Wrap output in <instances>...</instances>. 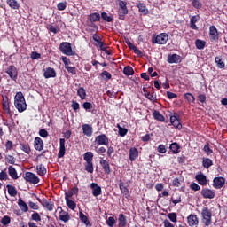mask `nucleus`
<instances>
[{"label": "nucleus", "mask_w": 227, "mask_h": 227, "mask_svg": "<svg viewBox=\"0 0 227 227\" xmlns=\"http://www.w3.org/2000/svg\"><path fill=\"white\" fill-rule=\"evenodd\" d=\"M14 106L19 113H24L27 109V104H26V98L21 91L16 93L14 97Z\"/></svg>", "instance_id": "f257e3e1"}, {"label": "nucleus", "mask_w": 227, "mask_h": 227, "mask_svg": "<svg viewBox=\"0 0 227 227\" xmlns=\"http://www.w3.org/2000/svg\"><path fill=\"white\" fill-rule=\"evenodd\" d=\"M201 221L205 226L212 224V210L208 207H203L200 213Z\"/></svg>", "instance_id": "f03ea898"}, {"label": "nucleus", "mask_w": 227, "mask_h": 227, "mask_svg": "<svg viewBox=\"0 0 227 227\" xmlns=\"http://www.w3.org/2000/svg\"><path fill=\"white\" fill-rule=\"evenodd\" d=\"M119 4V10H118V15L120 20H125V15H128L129 9L127 8V2L123 0L118 1Z\"/></svg>", "instance_id": "7ed1b4c3"}, {"label": "nucleus", "mask_w": 227, "mask_h": 227, "mask_svg": "<svg viewBox=\"0 0 227 227\" xmlns=\"http://www.w3.org/2000/svg\"><path fill=\"white\" fill-rule=\"evenodd\" d=\"M168 40H169V35L166 33H161L156 37L152 38L153 43H158V45H166L168 43Z\"/></svg>", "instance_id": "20e7f679"}, {"label": "nucleus", "mask_w": 227, "mask_h": 227, "mask_svg": "<svg viewBox=\"0 0 227 227\" xmlns=\"http://www.w3.org/2000/svg\"><path fill=\"white\" fill-rule=\"evenodd\" d=\"M59 50L62 54L66 56H74V51H72V44L68 42H63L59 44Z\"/></svg>", "instance_id": "39448f33"}, {"label": "nucleus", "mask_w": 227, "mask_h": 227, "mask_svg": "<svg viewBox=\"0 0 227 227\" xmlns=\"http://www.w3.org/2000/svg\"><path fill=\"white\" fill-rule=\"evenodd\" d=\"M23 178L28 184H33V185H36L40 182V178L33 172H26Z\"/></svg>", "instance_id": "423d86ee"}, {"label": "nucleus", "mask_w": 227, "mask_h": 227, "mask_svg": "<svg viewBox=\"0 0 227 227\" xmlns=\"http://www.w3.org/2000/svg\"><path fill=\"white\" fill-rule=\"evenodd\" d=\"M5 72L9 75L10 79H12V81H17V77H19V71L15 66H9Z\"/></svg>", "instance_id": "0eeeda50"}, {"label": "nucleus", "mask_w": 227, "mask_h": 227, "mask_svg": "<svg viewBox=\"0 0 227 227\" xmlns=\"http://www.w3.org/2000/svg\"><path fill=\"white\" fill-rule=\"evenodd\" d=\"M95 143L98 145V146H100V145L109 146V137H107L106 134H101L95 137Z\"/></svg>", "instance_id": "6e6552de"}, {"label": "nucleus", "mask_w": 227, "mask_h": 227, "mask_svg": "<svg viewBox=\"0 0 227 227\" xmlns=\"http://www.w3.org/2000/svg\"><path fill=\"white\" fill-rule=\"evenodd\" d=\"M88 20H89V22L91 23L90 27H96L97 29H98V27H97V25H95L93 22H99L100 13L93 12V13L90 14L88 17Z\"/></svg>", "instance_id": "1a4fd4ad"}, {"label": "nucleus", "mask_w": 227, "mask_h": 227, "mask_svg": "<svg viewBox=\"0 0 227 227\" xmlns=\"http://www.w3.org/2000/svg\"><path fill=\"white\" fill-rule=\"evenodd\" d=\"M200 194L205 198V200H214L215 198V192L214 190H210L208 188H203Z\"/></svg>", "instance_id": "9d476101"}, {"label": "nucleus", "mask_w": 227, "mask_h": 227, "mask_svg": "<svg viewBox=\"0 0 227 227\" xmlns=\"http://www.w3.org/2000/svg\"><path fill=\"white\" fill-rule=\"evenodd\" d=\"M170 123L175 127V129H177V130H182V123L180 122L178 114H175L170 116Z\"/></svg>", "instance_id": "9b49d317"}, {"label": "nucleus", "mask_w": 227, "mask_h": 227, "mask_svg": "<svg viewBox=\"0 0 227 227\" xmlns=\"http://www.w3.org/2000/svg\"><path fill=\"white\" fill-rule=\"evenodd\" d=\"M226 184V179L224 177H215L213 180V187L215 189H223Z\"/></svg>", "instance_id": "f8f14e48"}, {"label": "nucleus", "mask_w": 227, "mask_h": 227, "mask_svg": "<svg viewBox=\"0 0 227 227\" xmlns=\"http://www.w3.org/2000/svg\"><path fill=\"white\" fill-rule=\"evenodd\" d=\"M57 210H60L59 215V221H62L63 223H68V220L70 219V215H68V212L63 210V207H61V206L58 207Z\"/></svg>", "instance_id": "ddd939ff"}, {"label": "nucleus", "mask_w": 227, "mask_h": 227, "mask_svg": "<svg viewBox=\"0 0 227 227\" xmlns=\"http://www.w3.org/2000/svg\"><path fill=\"white\" fill-rule=\"evenodd\" d=\"M167 61L170 65H173V63H176V64L182 63V56H180V55H178L176 53L169 54L168 56Z\"/></svg>", "instance_id": "4468645a"}, {"label": "nucleus", "mask_w": 227, "mask_h": 227, "mask_svg": "<svg viewBox=\"0 0 227 227\" xmlns=\"http://www.w3.org/2000/svg\"><path fill=\"white\" fill-rule=\"evenodd\" d=\"M119 189L121 191V194L129 200L130 198V192H129V187L125 186V183L121 179H120Z\"/></svg>", "instance_id": "2eb2a0df"}, {"label": "nucleus", "mask_w": 227, "mask_h": 227, "mask_svg": "<svg viewBox=\"0 0 227 227\" xmlns=\"http://www.w3.org/2000/svg\"><path fill=\"white\" fill-rule=\"evenodd\" d=\"M90 189L92 190V196L95 198L102 194V187H100L97 183H91Z\"/></svg>", "instance_id": "dca6fc26"}, {"label": "nucleus", "mask_w": 227, "mask_h": 227, "mask_svg": "<svg viewBox=\"0 0 227 227\" xmlns=\"http://www.w3.org/2000/svg\"><path fill=\"white\" fill-rule=\"evenodd\" d=\"M99 164L106 175H111V165L107 160L101 159Z\"/></svg>", "instance_id": "f3484780"}, {"label": "nucleus", "mask_w": 227, "mask_h": 227, "mask_svg": "<svg viewBox=\"0 0 227 227\" xmlns=\"http://www.w3.org/2000/svg\"><path fill=\"white\" fill-rule=\"evenodd\" d=\"M188 221V226L191 227H198V224H200V220L198 219V215H190L187 217Z\"/></svg>", "instance_id": "a211bd4d"}, {"label": "nucleus", "mask_w": 227, "mask_h": 227, "mask_svg": "<svg viewBox=\"0 0 227 227\" xmlns=\"http://www.w3.org/2000/svg\"><path fill=\"white\" fill-rule=\"evenodd\" d=\"M67 152V149L65 148V138L59 139V150L58 153V158L62 159V157H65V153Z\"/></svg>", "instance_id": "6ab92c4d"}, {"label": "nucleus", "mask_w": 227, "mask_h": 227, "mask_svg": "<svg viewBox=\"0 0 227 227\" xmlns=\"http://www.w3.org/2000/svg\"><path fill=\"white\" fill-rule=\"evenodd\" d=\"M129 155L130 162H134L139 157V151L136 147H131L129 151Z\"/></svg>", "instance_id": "aec40b11"}, {"label": "nucleus", "mask_w": 227, "mask_h": 227, "mask_svg": "<svg viewBox=\"0 0 227 227\" xmlns=\"http://www.w3.org/2000/svg\"><path fill=\"white\" fill-rule=\"evenodd\" d=\"M209 35H210L211 40L213 41L219 40V32L217 31V27H215V26L209 27Z\"/></svg>", "instance_id": "412c9836"}, {"label": "nucleus", "mask_w": 227, "mask_h": 227, "mask_svg": "<svg viewBox=\"0 0 227 227\" xmlns=\"http://www.w3.org/2000/svg\"><path fill=\"white\" fill-rule=\"evenodd\" d=\"M82 129L84 136H87V137H91V136H93V127H91V125L83 124Z\"/></svg>", "instance_id": "4be33fe9"}, {"label": "nucleus", "mask_w": 227, "mask_h": 227, "mask_svg": "<svg viewBox=\"0 0 227 227\" xmlns=\"http://www.w3.org/2000/svg\"><path fill=\"white\" fill-rule=\"evenodd\" d=\"M43 140H42L39 137H36L34 140V147L37 152H42L43 150Z\"/></svg>", "instance_id": "5701e85b"}, {"label": "nucleus", "mask_w": 227, "mask_h": 227, "mask_svg": "<svg viewBox=\"0 0 227 227\" xmlns=\"http://www.w3.org/2000/svg\"><path fill=\"white\" fill-rule=\"evenodd\" d=\"M45 79H51L56 77V70L52 67H47L43 73Z\"/></svg>", "instance_id": "b1692460"}, {"label": "nucleus", "mask_w": 227, "mask_h": 227, "mask_svg": "<svg viewBox=\"0 0 227 227\" xmlns=\"http://www.w3.org/2000/svg\"><path fill=\"white\" fill-rule=\"evenodd\" d=\"M143 91L148 100H150L151 102H157V96L155 95V92L153 91V93H150V91H148L146 88H143Z\"/></svg>", "instance_id": "393cba45"}, {"label": "nucleus", "mask_w": 227, "mask_h": 227, "mask_svg": "<svg viewBox=\"0 0 227 227\" xmlns=\"http://www.w3.org/2000/svg\"><path fill=\"white\" fill-rule=\"evenodd\" d=\"M137 8H138V11L140 12V13H143V15H148V13L150 12L148 11V8H146V4H143L141 2H137L136 4Z\"/></svg>", "instance_id": "a878e982"}, {"label": "nucleus", "mask_w": 227, "mask_h": 227, "mask_svg": "<svg viewBox=\"0 0 227 227\" xmlns=\"http://www.w3.org/2000/svg\"><path fill=\"white\" fill-rule=\"evenodd\" d=\"M20 149L22 150L27 155H29L31 153V145H29V143L27 142H20Z\"/></svg>", "instance_id": "bb28decb"}, {"label": "nucleus", "mask_w": 227, "mask_h": 227, "mask_svg": "<svg viewBox=\"0 0 227 227\" xmlns=\"http://www.w3.org/2000/svg\"><path fill=\"white\" fill-rule=\"evenodd\" d=\"M2 106L4 111H6L8 114H12V110L10 109V99L8 98V97L3 98Z\"/></svg>", "instance_id": "cd10ccee"}, {"label": "nucleus", "mask_w": 227, "mask_h": 227, "mask_svg": "<svg viewBox=\"0 0 227 227\" xmlns=\"http://www.w3.org/2000/svg\"><path fill=\"white\" fill-rule=\"evenodd\" d=\"M195 180H197L200 185H207V176L204 174H198L195 176Z\"/></svg>", "instance_id": "c85d7f7f"}, {"label": "nucleus", "mask_w": 227, "mask_h": 227, "mask_svg": "<svg viewBox=\"0 0 227 227\" xmlns=\"http://www.w3.org/2000/svg\"><path fill=\"white\" fill-rule=\"evenodd\" d=\"M200 20V15L192 16L190 19V27L198 31V27L196 26V22Z\"/></svg>", "instance_id": "c756f323"}, {"label": "nucleus", "mask_w": 227, "mask_h": 227, "mask_svg": "<svg viewBox=\"0 0 227 227\" xmlns=\"http://www.w3.org/2000/svg\"><path fill=\"white\" fill-rule=\"evenodd\" d=\"M36 173L39 176H45L47 175V168L45 166L39 164L36 166Z\"/></svg>", "instance_id": "7c9ffc66"}, {"label": "nucleus", "mask_w": 227, "mask_h": 227, "mask_svg": "<svg viewBox=\"0 0 227 227\" xmlns=\"http://www.w3.org/2000/svg\"><path fill=\"white\" fill-rule=\"evenodd\" d=\"M118 226L119 227H127V216L123 214H120L118 217Z\"/></svg>", "instance_id": "2f4dec72"}, {"label": "nucleus", "mask_w": 227, "mask_h": 227, "mask_svg": "<svg viewBox=\"0 0 227 227\" xmlns=\"http://www.w3.org/2000/svg\"><path fill=\"white\" fill-rule=\"evenodd\" d=\"M8 173L11 178H12L13 180L19 179V175L17 174V170L13 168V166H9Z\"/></svg>", "instance_id": "473e14b6"}, {"label": "nucleus", "mask_w": 227, "mask_h": 227, "mask_svg": "<svg viewBox=\"0 0 227 227\" xmlns=\"http://www.w3.org/2000/svg\"><path fill=\"white\" fill-rule=\"evenodd\" d=\"M18 206L20 207L22 212L29 211V207H27V204L25 201H23L22 199L20 198L18 200Z\"/></svg>", "instance_id": "72a5a7b5"}, {"label": "nucleus", "mask_w": 227, "mask_h": 227, "mask_svg": "<svg viewBox=\"0 0 227 227\" xmlns=\"http://www.w3.org/2000/svg\"><path fill=\"white\" fill-rule=\"evenodd\" d=\"M153 116L154 120H157L158 121H166V118L164 117V115H162L161 113L157 110H154L153 112Z\"/></svg>", "instance_id": "f704fd0d"}, {"label": "nucleus", "mask_w": 227, "mask_h": 227, "mask_svg": "<svg viewBox=\"0 0 227 227\" xmlns=\"http://www.w3.org/2000/svg\"><path fill=\"white\" fill-rule=\"evenodd\" d=\"M65 200H66L67 207H68V208H70V210H75V208H77V204L75 203V201H74L68 198H65Z\"/></svg>", "instance_id": "c9c22d12"}, {"label": "nucleus", "mask_w": 227, "mask_h": 227, "mask_svg": "<svg viewBox=\"0 0 227 227\" xmlns=\"http://www.w3.org/2000/svg\"><path fill=\"white\" fill-rule=\"evenodd\" d=\"M6 3L12 10H19L20 8V4L17 0H7Z\"/></svg>", "instance_id": "e433bc0d"}, {"label": "nucleus", "mask_w": 227, "mask_h": 227, "mask_svg": "<svg viewBox=\"0 0 227 227\" xmlns=\"http://www.w3.org/2000/svg\"><path fill=\"white\" fill-rule=\"evenodd\" d=\"M74 194H79V188L77 186H74L73 189H71L70 191H68L67 192L65 193V198H72V196H74Z\"/></svg>", "instance_id": "4c0bfd02"}, {"label": "nucleus", "mask_w": 227, "mask_h": 227, "mask_svg": "<svg viewBox=\"0 0 227 227\" xmlns=\"http://www.w3.org/2000/svg\"><path fill=\"white\" fill-rule=\"evenodd\" d=\"M213 164H214V161H212L211 159H209V158H203L202 159V166L206 169L210 168V167L213 166Z\"/></svg>", "instance_id": "58836bf2"}, {"label": "nucleus", "mask_w": 227, "mask_h": 227, "mask_svg": "<svg viewBox=\"0 0 227 227\" xmlns=\"http://www.w3.org/2000/svg\"><path fill=\"white\" fill-rule=\"evenodd\" d=\"M101 19L105 20V22H113L114 16H113V14L108 15L107 12H102Z\"/></svg>", "instance_id": "ea45409f"}, {"label": "nucleus", "mask_w": 227, "mask_h": 227, "mask_svg": "<svg viewBox=\"0 0 227 227\" xmlns=\"http://www.w3.org/2000/svg\"><path fill=\"white\" fill-rule=\"evenodd\" d=\"M79 217H80L82 223H83L85 226H91V223H90V220L88 219V216H86L84 215V213L80 212L79 213Z\"/></svg>", "instance_id": "a19ab883"}, {"label": "nucleus", "mask_w": 227, "mask_h": 227, "mask_svg": "<svg viewBox=\"0 0 227 227\" xmlns=\"http://www.w3.org/2000/svg\"><path fill=\"white\" fill-rule=\"evenodd\" d=\"M77 95L81 100H86V90L84 87H79L77 90Z\"/></svg>", "instance_id": "79ce46f5"}, {"label": "nucleus", "mask_w": 227, "mask_h": 227, "mask_svg": "<svg viewBox=\"0 0 227 227\" xmlns=\"http://www.w3.org/2000/svg\"><path fill=\"white\" fill-rule=\"evenodd\" d=\"M7 191H8V194H10L12 197H15L17 196V188H15V186L12 185V184H7Z\"/></svg>", "instance_id": "37998d69"}, {"label": "nucleus", "mask_w": 227, "mask_h": 227, "mask_svg": "<svg viewBox=\"0 0 227 227\" xmlns=\"http://www.w3.org/2000/svg\"><path fill=\"white\" fill-rule=\"evenodd\" d=\"M205 45H207V42L201 40V39H197L195 41V47L199 49V51H201L205 49Z\"/></svg>", "instance_id": "c03bdc74"}, {"label": "nucleus", "mask_w": 227, "mask_h": 227, "mask_svg": "<svg viewBox=\"0 0 227 227\" xmlns=\"http://www.w3.org/2000/svg\"><path fill=\"white\" fill-rule=\"evenodd\" d=\"M172 153H180V145L178 143L174 142L169 146Z\"/></svg>", "instance_id": "a18cd8bd"}, {"label": "nucleus", "mask_w": 227, "mask_h": 227, "mask_svg": "<svg viewBox=\"0 0 227 227\" xmlns=\"http://www.w3.org/2000/svg\"><path fill=\"white\" fill-rule=\"evenodd\" d=\"M215 63H216V67L221 69L226 67V64L223 61V58L221 57H215Z\"/></svg>", "instance_id": "49530a36"}, {"label": "nucleus", "mask_w": 227, "mask_h": 227, "mask_svg": "<svg viewBox=\"0 0 227 227\" xmlns=\"http://www.w3.org/2000/svg\"><path fill=\"white\" fill-rule=\"evenodd\" d=\"M184 97L185 100L189 102V104H194V102H196V98H194V95H192V93L187 92L184 94Z\"/></svg>", "instance_id": "de8ad7c7"}, {"label": "nucleus", "mask_w": 227, "mask_h": 227, "mask_svg": "<svg viewBox=\"0 0 227 227\" xmlns=\"http://www.w3.org/2000/svg\"><path fill=\"white\" fill-rule=\"evenodd\" d=\"M84 167L87 173H93V171H95V168L93 167V161L85 162Z\"/></svg>", "instance_id": "09e8293b"}, {"label": "nucleus", "mask_w": 227, "mask_h": 227, "mask_svg": "<svg viewBox=\"0 0 227 227\" xmlns=\"http://www.w3.org/2000/svg\"><path fill=\"white\" fill-rule=\"evenodd\" d=\"M83 160L85 162H93V153L87 152L83 154Z\"/></svg>", "instance_id": "8fccbe9b"}, {"label": "nucleus", "mask_w": 227, "mask_h": 227, "mask_svg": "<svg viewBox=\"0 0 227 227\" xmlns=\"http://www.w3.org/2000/svg\"><path fill=\"white\" fill-rule=\"evenodd\" d=\"M123 74H124V75H127L128 77L129 75H134V68H132V67H130V66H127L123 69Z\"/></svg>", "instance_id": "3c124183"}, {"label": "nucleus", "mask_w": 227, "mask_h": 227, "mask_svg": "<svg viewBox=\"0 0 227 227\" xmlns=\"http://www.w3.org/2000/svg\"><path fill=\"white\" fill-rule=\"evenodd\" d=\"M100 77H102V79H104L105 81H109L110 79H112L113 75L108 71H103L100 74Z\"/></svg>", "instance_id": "603ef678"}, {"label": "nucleus", "mask_w": 227, "mask_h": 227, "mask_svg": "<svg viewBox=\"0 0 227 227\" xmlns=\"http://www.w3.org/2000/svg\"><path fill=\"white\" fill-rule=\"evenodd\" d=\"M175 197L176 199L174 197L171 198L173 204L178 205V203H182V196H180V193H176Z\"/></svg>", "instance_id": "864d4df0"}, {"label": "nucleus", "mask_w": 227, "mask_h": 227, "mask_svg": "<svg viewBox=\"0 0 227 227\" xmlns=\"http://www.w3.org/2000/svg\"><path fill=\"white\" fill-rule=\"evenodd\" d=\"M31 220L35 221V223H40V221H42V216H40V214L38 212H34L31 215Z\"/></svg>", "instance_id": "5fc2aeb1"}, {"label": "nucleus", "mask_w": 227, "mask_h": 227, "mask_svg": "<svg viewBox=\"0 0 227 227\" xmlns=\"http://www.w3.org/2000/svg\"><path fill=\"white\" fill-rule=\"evenodd\" d=\"M118 129H119V136H121V137H125V136H127V132H129V129H127L126 128H121V126L118 125Z\"/></svg>", "instance_id": "6e6d98bb"}, {"label": "nucleus", "mask_w": 227, "mask_h": 227, "mask_svg": "<svg viewBox=\"0 0 227 227\" xmlns=\"http://www.w3.org/2000/svg\"><path fill=\"white\" fill-rule=\"evenodd\" d=\"M65 68L68 72V74H72V75H76L77 69L74 67L66 66Z\"/></svg>", "instance_id": "4d7b16f0"}, {"label": "nucleus", "mask_w": 227, "mask_h": 227, "mask_svg": "<svg viewBox=\"0 0 227 227\" xmlns=\"http://www.w3.org/2000/svg\"><path fill=\"white\" fill-rule=\"evenodd\" d=\"M106 224L109 227H114V224H116V219H114L113 216L108 217L106 220Z\"/></svg>", "instance_id": "13d9d810"}, {"label": "nucleus", "mask_w": 227, "mask_h": 227, "mask_svg": "<svg viewBox=\"0 0 227 227\" xmlns=\"http://www.w3.org/2000/svg\"><path fill=\"white\" fill-rule=\"evenodd\" d=\"M192 4L193 8H196L197 10H200L203 6V4H201L200 0H192Z\"/></svg>", "instance_id": "bf43d9fd"}, {"label": "nucleus", "mask_w": 227, "mask_h": 227, "mask_svg": "<svg viewBox=\"0 0 227 227\" xmlns=\"http://www.w3.org/2000/svg\"><path fill=\"white\" fill-rule=\"evenodd\" d=\"M203 150L207 153V155H212V153H214V151H212V149H210V144H208V143L204 145Z\"/></svg>", "instance_id": "052dcab7"}, {"label": "nucleus", "mask_w": 227, "mask_h": 227, "mask_svg": "<svg viewBox=\"0 0 227 227\" xmlns=\"http://www.w3.org/2000/svg\"><path fill=\"white\" fill-rule=\"evenodd\" d=\"M1 223L4 226H7V224H10V223H12V219L10 218V216H4L1 220Z\"/></svg>", "instance_id": "680f3d73"}, {"label": "nucleus", "mask_w": 227, "mask_h": 227, "mask_svg": "<svg viewBox=\"0 0 227 227\" xmlns=\"http://www.w3.org/2000/svg\"><path fill=\"white\" fill-rule=\"evenodd\" d=\"M39 136L43 138L49 137V131L45 129H41L39 130Z\"/></svg>", "instance_id": "e2e57ef3"}, {"label": "nucleus", "mask_w": 227, "mask_h": 227, "mask_svg": "<svg viewBox=\"0 0 227 227\" xmlns=\"http://www.w3.org/2000/svg\"><path fill=\"white\" fill-rule=\"evenodd\" d=\"M5 149L7 152L13 150V142L12 140H7L5 143Z\"/></svg>", "instance_id": "0e129e2a"}, {"label": "nucleus", "mask_w": 227, "mask_h": 227, "mask_svg": "<svg viewBox=\"0 0 227 227\" xmlns=\"http://www.w3.org/2000/svg\"><path fill=\"white\" fill-rule=\"evenodd\" d=\"M58 10L63 12V10H67V2H60L57 4Z\"/></svg>", "instance_id": "69168bd1"}, {"label": "nucleus", "mask_w": 227, "mask_h": 227, "mask_svg": "<svg viewBox=\"0 0 227 227\" xmlns=\"http://www.w3.org/2000/svg\"><path fill=\"white\" fill-rule=\"evenodd\" d=\"M168 217L172 223H176L177 221L176 213H169Z\"/></svg>", "instance_id": "338daca9"}, {"label": "nucleus", "mask_w": 227, "mask_h": 227, "mask_svg": "<svg viewBox=\"0 0 227 227\" xmlns=\"http://www.w3.org/2000/svg\"><path fill=\"white\" fill-rule=\"evenodd\" d=\"M0 180L3 181V180H8V174L6 173V169L4 170H2L0 172Z\"/></svg>", "instance_id": "774afa93"}]
</instances>
